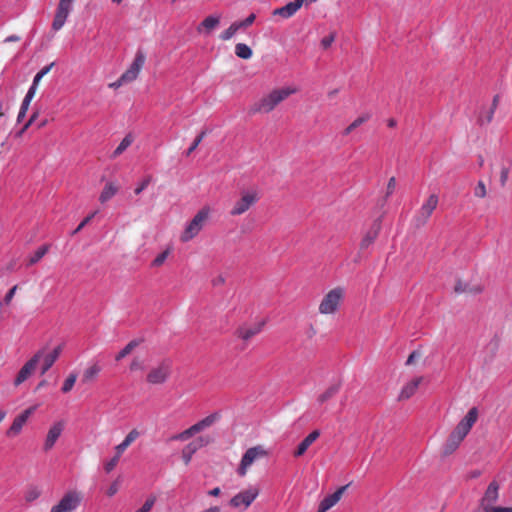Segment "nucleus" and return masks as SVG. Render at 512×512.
<instances>
[{"label": "nucleus", "instance_id": "1", "mask_svg": "<svg viewBox=\"0 0 512 512\" xmlns=\"http://www.w3.org/2000/svg\"><path fill=\"white\" fill-rule=\"evenodd\" d=\"M297 91L298 89L293 86L274 89L267 95L263 96L258 102H256L252 108V111L255 113H269L289 96L297 93Z\"/></svg>", "mask_w": 512, "mask_h": 512}, {"label": "nucleus", "instance_id": "2", "mask_svg": "<svg viewBox=\"0 0 512 512\" xmlns=\"http://www.w3.org/2000/svg\"><path fill=\"white\" fill-rule=\"evenodd\" d=\"M210 215V208L204 207L197 212L192 220L186 225L183 233L181 234V241L188 242L192 240L203 229L206 221Z\"/></svg>", "mask_w": 512, "mask_h": 512}, {"label": "nucleus", "instance_id": "3", "mask_svg": "<svg viewBox=\"0 0 512 512\" xmlns=\"http://www.w3.org/2000/svg\"><path fill=\"white\" fill-rule=\"evenodd\" d=\"M260 199L257 190H244L241 192V197L235 201L232 209L230 210L231 216H239L246 213L252 206H254Z\"/></svg>", "mask_w": 512, "mask_h": 512}, {"label": "nucleus", "instance_id": "4", "mask_svg": "<svg viewBox=\"0 0 512 512\" xmlns=\"http://www.w3.org/2000/svg\"><path fill=\"white\" fill-rule=\"evenodd\" d=\"M344 296L343 288L337 287L330 290L319 305L321 314H333L337 311Z\"/></svg>", "mask_w": 512, "mask_h": 512}, {"label": "nucleus", "instance_id": "5", "mask_svg": "<svg viewBox=\"0 0 512 512\" xmlns=\"http://www.w3.org/2000/svg\"><path fill=\"white\" fill-rule=\"evenodd\" d=\"M81 502V493L71 490L64 494L60 501L51 508L50 512H73L80 506Z\"/></svg>", "mask_w": 512, "mask_h": 512}, {"label": "nucleus", "instance_id": "6", "mask_svg": "<svg viewBox=\"0 0 512 512\" xmlns=\"http://www.w3.org/2000/svg\"><path fill=\"white\" fill-rule=\"evenodd\" d=\"M438 201V196L436 194H432L421 205L420 209L413 218V224L416 228H420L427 223L433 211L436 209Z\"/></svg>", "mask_w": 512, "mask_h": 512}, {"label": "nucleus", "instance_id": "7", "mask_svg": "<svg viewBox=\"0 0 512 512\" xmlns=\"http://www.w3.org/2000/svg\"><path fill=\"white\" fill-rule=\"evenodd\" d=\"M258 495L259 488L250 486L248 489L241 491L233 496L229 501V505L236 509L246 510L258 497Z\"/></svg>", "mask_w": 512, "mask_h": 512}, {"label": "nucleus", "instance_id": "8", "mask_svg": "<svg viewBox=\"0 0 512 512\" xmlns=\"http://www.w3.org/2000/svg\"><path fill=\"white\" fill-rule=\"evenodd\" d=\"M266 455L267 452L262 446H254L247 449L242 456L240 465L237 469L238 475L241 477L245 476L248 468L255 462V460L265 457Z\"/></svg>", "mask_w": 512, "mask_h": 512}, {"label": "nucleus", "instance_id": "9", "mask_svg": "<svg viewBox=\"0 0 512 512\" xmlns=\"http://www.w3.org/2000/svg\"><path fill=\"white\" fill-rule=\"evenodd\" d=\"M477 418L478 409L476 407H472L465 415V417L457 424V426L452 432L461 440H464V438L468 435L473 425L476 423Z\"/></svg>", "mask_w": 512, "mask_h": 512}, {"label": "nucleus", "instance_id": "10", "mask_svg": "<svg viewBox=\"0 0 512 512\" xmlns=\"http://www.w3.org/2000/svg\"><path fill=\"white\" fill-rule=\"evenodd\" d=\"M477 418L478 409L476 407H472L465 415V417L457 424V426L452 432L461 440H464V438L468 435L473 425L476 423Z\"/></svg>", "mask_w": 512, "mask_h": 512}, {"label": "nucleus", "instance_id": "11", "mask_svg": "<svg viewBox=\"0 0 512 512\" xmlns=\"http://www.w3.org/2000/svg\"><path fill=\"white\" fill-rule=\"evenodd\" d=\"M146 61V55L143 50L138 49L135 53V57L129 68L122 74V80H127L129 83L136 80L139 76L140 71L144 67Z\"/></svg>", "mask_w": 512, "mask_h": 512}, {"label": "nucleus", "instance_id": "12", "mask_svg": "<svg viewBox=\"0 0 512 512\" xmlns=\"http://www.w3.org/2000/svg\"><path fill=\"white\" fill-rule=\"evenodd\" d=\"M74 1L75 0H60L59 1L58 7H57V10H56L53 22H52V28L54 31H58L64 26L69 14L72 11Z\"/></svg>", "mask_w": 512, "mask_h": 512}, {"label": "nucleus", "instance_id": "13", "mask_svg": "<svg viewBox=\"0 0 512 512\" xmlns=\"http://www.w3.org/2000/svg\"><path fill=\"white\" fill-rule=\"evenodd\" d=\"M43 356V351H37L33 357H31L24 365L23 367L20 369V371L18 372L15 380H14V385L15 386H19L20 384H22L24 381H26L30 376L31 374L33 373V371L35 370L38 362L40 361L41 357Z\"/></svg>", "mask_w": 512, "mask_h": 512}, {"label": "nucleus", "instance_id": "14", "mask_svg": "<svg viewBox=\"0 0 512 512\" xmlns=\"http://www.w3.org/2000/svg\"><path fill=\"white\" fill-rule=\"evenodd\" d=\"M35 410L36 406H33L25 409L18 416H16L11 426L6 431V436L11 438L20 434L23 429V426L25 425V423L27 422L29 417L34 413Z\"/></svg>", "mask_w": 512, "mask_h": 512}, {"label": "nucleus", "instance_id": "15", "mask_svg": "<svg viewBox=\"0 0 512 512\" xmlns=\"http://www.w3.org/2000/svg\"><path fill=\"white\" fill-rule=\"evenodd\" d=\"M170 374V364L162 362L156 368H153L147 375V381L151 384L164 383Z\"/></svg>", "mask_w": 512, "mask_h": 512}, {"label": "nucleus", "instance_id": "16", "mask_svg": "<svg viewBox=\"0 0 512 512\" xmlns=\"http://www.w3.org/2000/svg\"><path fill=\"white\" fill-rule=\"evenodd\" d=\"M220 21V14L209 15L197 26L196 30L201 35L209 36L219 26Z\"/></svg>", "mask_w": 512, "mask_h": 512}, {"label": "nucleus", "instance_id": "17", "mask_svg": "<svg viewBox=\"0 0 512 512\" xmlns=\"http://www.w3.org/2000/svg\"><path fill=\"white\" fill-rule=\"evenodd\" d=\"M39 351H43V356L41 357L40 360H42L41 375H44L59 358L62 352V345H58L48 353L45 352V348H42Z\"/></svg>", "mask_w": 512, "mask_h": 512}, {"label": "nucleus", "instance_id": "18", "mask_svg": "<svg viewBox=\"0 0 512 512\" xmlns=\"http://www.w3.org/2000/svg\"><path fill=\"white\" fill-rule=\"evenodd\" d=\"M348 485L341 486L334 493L324 497L319 503L318 512H327L341 499L343 493L346 491Z\"/></svg>", "mask_w": 512, "mask_h": 512}, {"label": "nucleus", "instance_id": "19", "mask_svg": "<svg viewBox=\"0 0 512 512\" xmlns=\"http://www.w3.org/2000/svg\"><path fill=\"white\" fill-rule=\"evenodd\" d=\"M381 230V220L376 219L369 230L364 234L361 242H360V249L366 250L368 249L376 240V238L379 235V232Z\"/></svg>", "mask_w": 512, "mask_h": 512}, {"label": "nucleus", "instance_id": "20", "mask_svg": "<svg viewBox=\"0 0 512 512\" xmlns=\"http://www.w3.org/2000/svg\"><path fill=\"white\" fill-rule=\"evenodd\" d=\"M207 444L208 441L203 437H198L191 443L187 444L182 450V459L184 463L188 465L191 462V459L193 455L197 452V450L206 446Z\"/></svg>", "mask_w": 512, "mask_h": 512}, {"label": "nucleus", "instance_id": "21", "mask_svg": "<svg viewBox=\"0 0 512 512\" xmlns=\"http://www.w3.org/2000/svg\"><path fill=\"white\" fill-rule=\"evenodd\" d=\"M499 484L496 481H492L486 491L484 496L481 499V508L484 509L490 505H493L499 496Z\"/></svg>", "mask_w": 512, "mask_h": 512}, {"label": "nucleus", "instance_id": "22", "mask_svg": "<svg viewBox=\"0 0 512 512\" xmlns=\"http://www.w3.org/2000/svg\"><path fill=\"white\" fill-rule=\"evenodd\" d=\"M63 431V424L61 422L54 423L46 436L45 443H44V450L49 451L53 448L55 445L57 439L60 437Z\"/></svg>", "mask_w": 512, "mask_h": 512}, {"label": "nucleus", "instance_id": "23", "mask_svg": "<svg viewBox=\"0 0 512 512\" xmlns=\"http://www.w3.org/2000/svg\"><path fill=\"white\" fill-rule=\"evenodd\" d=\"M301 7L298 4V1L293 0L286 5L276 8L273 10L272 14L274 16H280L284 19H288L292 17Z\"/></svg>", "mask_w": 512, "mask_h": 512}, {"label": "nucleus", "instance_id": "24", "mask_svg": "<svg viewBox=\"0 0 512 512\" xmlns=\"http://www.w3.org/2000/svg\"><path fill=\"white\" fill-rule=\"evenodd\" d=\"M319 436L320 432L318 430H314L308 434L297 446V449L294 451V456H302L307 451V449L318 439Z\"/></svg>", "mask_w": 512, "mask_h": 512}, {"label": "nucleus", "instance_id": "25", "mask_svg": "<svg viewBox=\"0 0 512 512\" xmlns=\"http://www.w3.org/2000/svg\"><path fill=\"white\" fill-rule=\"evenodd\" d=\"M422 377H416L412 379L410 382L406 383L400 391L398 396L399 400H407L412 397L417 391L420 383L422 382Z\"/></svg>", "mask_w": 512, "mask_h": 512}, {"label": "nucleus", "instance_id": "26", "mask_svg": "<svg viewBox=\"0 0 512 512\" xmlns=\"http://www.w3.org/2000/svg\"><path fill=\"white\" fill-rule=\"evenodd\" d=\"M220 418H221L220 413L214 412V413L206 416L205 418L201 419L197 423L193 424L192 426L197 434V433L202 432L203 430L211 427L212 425H214L217 421L220 420Z\"/></svg>", "mask_w": 512, "mask_h": 512}, {"label": "nucleus", "instance_id": "27", "mask_svg": "<svg viewBox=\"0 0 512 512\" xmlns=\"http://www.w3.org/2000/svg\"><path fill=\"white\" fill-rule=\"evenodd\" d=\"M140 436L137 429H132L124 438V440L115 447V453L121 456L124 451Z\"/></svg>", "mask_w": 512, "mask_h": 512}, {"label": "nucleus", "instance_id": "28", "mask_svg": "<svg viewBox=\"0 0 512 512\" xmlns=\"http://www.w3.org/2000/svg\"><path fill=\"white\" fill-rule=\"evenodd\" d=\"M118 192V186L113 182L105 184L103 190L100 193L99 201L104 204L112 199Z\"/></svg>", "mask_w": 512, "mask_h": 512}, {"label": "nucleus", "instance_id": "29", "mask_svg": "<svg viewBox=\"0 0 512 512\" xmlns=\"http://www.w3.org/2000/svg\"><path fill=\"white\" fill-rule=\"evenodd\" d=\"M462 441L463 440L451 432L443 446V454L446 456L452 454L459 447Z\"/></svg>", "mask_w": 512, "mask_h": 512}, {"label": "nucleus", "instance_id": "30", "mask_svg": "<svg viewBox=\"0 0 512 512\" xmlns=\"http://www.w3.org/2000/svg\"><path fill=\"white\" fill-rule=\"evenodd\" d=\"M498 100H499V96L498 95L494 96L490 108L486 112H482L480 114L479 122L482 125L483 124H488V123H490L492 121L494 113H495V110H496L497 105H498Z\"/></svg>", "mask_w": 512, "mask_h": 512}, {"label": "nucleus", "instance_id": "31", "mask_svg": "<svg viewBox=\"0 0 512 512\" xmlns=\"http://www.w3.org/2000/svg\"><path fill=\"white\" fill-rule=\"evenodd\" d=\"M340 391V384L334 383L330 385L319 397L318 402L323 404L327 402L329 399L334 397Z\"/></svg>", "mask_w": 512, "mask_h": 512}, {"label": "nucleus", "instance_id": "32", "mask_svg": "<svg viewBox=\"0 0 512 512\" xmlns=\"http://www.w3.org/2000/svg\"><path fill=\"white\" fill-rule=\"evenodd\" d=\"M261 330V327L253 326V327H242L238 331V335L241 339L244 341H248L252 337H254L256 334H258Z\"/></svg>", "mask_w": 512, "mask_h": 512}, {"label": "nucleus", "instance_id": "33", "mask_svg": "<svg viewBox=\"0 0 512 512\" xmlns=\"http://www.w3.org/2000/svg\"><path fill=\"white\" fill-rule=\"evenodd\" d=\"M49 248H50V246L47 245V244L40 246L34 252V254L29 257L28 265L32 266V265L38 263L46 255V253L49 251Z\"/></svg>", "mask_w": 512, "mask_h": 512}, {"label": "nucleus", "instance_id": "34", "mask_svg": "<svg viewBox=\"0 0 512 512\" xmlns=\"http://www.w3.org/2000/svg\"><path fill=\"white\" fill-rule=\"evenodd\" d=\"M133 136L131 134L126 135L120 144L117 146V148L114 150L112 157L116 158L119 155H121L132 143H133Z\"/></svg>", "mask_w": 512, "mask_h": 512}, {"label": "nucleus", "instance_id": "35", "mask_svg": "<svg viewBox=\"0 0 512 512\" xmlns=\"http://www.w3.org/2000/svg\"><path fill=\"white\" fill-rule=\"evenodd\" d=\"M235 54L241 59H250L252 57V49L244 43H238L235 46Z\"/></svg>", "mask_w": 512, "mask_h": 512}, {"label": "nucleus", "instance_id": "36", "mask_svg": "<svg viewBox=\"0 0 512 512\" xmlns=\"http://www.w3.org/2000/svg\"><path fill=\"white\" fill-rule=\"evenodd\" d=\"M141 343V340L134 339L130 341L115 357L116 361H120L123 358H125L127 355H129L133 349H135L139 344Z\"/></svg>", "mask_w": 512, "mask_h": 512}, {"label": "nucleus", "instance_id": "37", "mask_svg": "<svg viewBox=\"0 0 512 512\" xmlns=\"http://www.w3.org/2000/svg\"><path fill=\"white\" fill-rule=\"evenodd\" d=\"M101 367L98 364H93L90 367H88L83 374L82 381L83 382H90L93 379L97 377V375L100 373Z\"/></svg>", "mask_w": 512, "mask_h": 512}, {"label": "nucleus", "instance_id": "38", "mask_svg": "<svg viewBox=\"0 0 512 512\" xmlns=\"http://www.w3.org/2000/svg\"><path fill=\"white\" fill-rule=\"evenodd\" d=\"M240 26L237 21L233 22L226 30L220 34V39L223 41L230 40L239 30Z\"/></svg>", "mask_w": 512, "mask_h": 512}, {"label": "nucleus", "instance_id": "39", "mask_svg": "<svg viewBox=\"0 0 512 512\" xmlns=\"http://www.w3.org/2000/svg\"><path fill=\"white\" fill-rule=\"evenodd\" d=\"M41 495V490L37 486H29L26 491L24 498L27 502H33L38 499Z\"/></svg>", "mask_w": 512, "mask_h": 512}, {"label": "nucleus", "instance_id": "40", "mask_svg": "<svg viewBox=\"0 0 512 512\" xmlns=\"http://www.w3.org/2000/svg\"><path fill=\"white\" fill-rule=\"evenodd\" d=\"M77 380V374L76 373H70L69 376L65 379L62 387H61V391L63 393H68L70 392L74 385H75V382Z\"/></svg>", "mask_w": 512, "mask_h": 512}, {"label": "nucleus", "instance_id": "41", "mask_svg": "<svg viewBox=\"0 0 512 512\" xmlns=\"http://www.w3.org/2000/svg\"><path fill=\"white\" fill-rule=\"evenodd\" d=\"M196 434L193 426H190L186 430L174 435L171 439L176 441H186Z\"/></svg>", "mask_w": 512, "mask_h": 512}, {"label": "nucleus", "instance_id": "42", "mask_svg": "<svg viewBox=\"0 0 512 512\" xmlns=\"http://www.w3.org/2000/svg\"><path fill=\"white\" fill-rule=\"evenodd\" d=\"M474 196L480 199H483L487 196L486 185L482 180H479L474 187Z\"/></svg>", "mask_w": 512, "mask_h": 512}, {"label": "nucleus", "instance_id": "43", "mask_svg": "<svg viewBox=\"0 0 512 512\" xmlns=\"http://www.w3.org/2000/svg\"><path fill=\"white\" fill-rule=\"evenodd\" d=\"M171 253V248H166L162 253H160L153 261L152 266L159 267L161 266L166 259L168 258L169 254Z\"/></svg>", "mask_w": 512, "mask_h": 512}, {"label": "nucleus", "instance_id": "44", "mask_svg": "<svg viewBox=\"0 0 512 512\" xmlns=\"http://www.w3.org/2000/svg\"><path fill=\"white\" fill-rule=\"evenodd\" d=\"M207 131H202L192 142L190 147L186 151V156H189L192 152L196 150V148L200 145L204 137L206 136Z\"/></svg>", "mask_w": 512, "mask_h": 512}, {"label": "nucleus", "instance_id": "45", "mask_svg": "<svg viewBox=\"0 0 512 512\" xmlns=\"http://www.w3.org/2000/svg\"><path fill=\"white\" fill-rule=\"evenodd\" d=\"M155 502H156V497L155 496H149L146 499L145 503L142 505V507L139 508L138 510H136L135 512H150V510L154 506Z\"/></svg>", "mask_w": 512, "mask_h": 512}, {"label": "nucleus", "instance_id": "46", "mask_svg": "<svg viewBox=\"0 0 512 512\" xmlns=\"http://www.w3.org/2000/svg\"><path fill=\"white\" fill-rule=\"evenodd\" d=\"M98 213V211H94L92 212L90 215H88L87 217H85L81 222L80 224L77 226V228L72 232V235H75L77 233H79L94 217L95 215Z\"/></svg>", "mask_w": 512, "mask_h": 512}, {"label": "nucleus", "instance_id": "47", "mask_svg": "<svg viewBox=\"0 0 512 512\" xmlns=\"http://www.w3.org/2000/svg\"><path fill=\"white\" fill-rule=\"evenodd\" d=\"M151 176H148V177H145L138 185L137 187L135 188L134 190V193L136 195H139L141 194L147 187L148 185L150 184L151 182Z\"/></svg>", "mask_w": 512, "mask_h": 512}, {"label": "nucleus", "instance_id": "48", "mask_svg": "<svg viewBox=\"0 0 512 512\" xmlns=\"http://www.w3.org/2000/svg\"><path fill=\"white\" fill-rule=\"evenodd\" d=\"M121 456H118L117 453H115V456L111 458L108 462H106L104 468L107 473H110L118 464L119 459Z\"/></svg>", "mask_w": 512, "mask_h": 512}, {"label": "nucleus", "instance_id": "49", "mask_svg": "<svg viewBox=\"0 0 512 512\" xmlns=\"http://www.w3.org/2000/svg\"><path fill=\"white\" fill-rule=\"evenodd\" d=\"M256 19V15L254 13H251L249 16H247L244 20L242 21H237L240 28H247L249 26H251L254 21Z\"/></svg>", "mask_w": 512, "mask_h": 512}, {"label": "nucleus", "instance_id": "50", "mask_svg": "<svg viewBox=\"0 0 512 512\" xmlns=\"http://www.w3.org/2000/svg\"><path fill=\"white\" fill-rule=\"evenodd\" d=\"M395 187H396V179H395V177H391L387 183L386 197H389L394 193Z\"/></svg>", "mask_w": 512, "mask_h": 512}, {"label": "nucleus", "instance_id": "51", "mask_svg": "<svg viewBox=\"0 0 512 512\" xmlns=\"http://www.w3.org/2000/svg\"><path fill=\"white\" fill-rule=\"evenodd\" d=\"M370 118H371L370 113H364V114L360 115L359 117H357L353 122L357 127H359L362 124H364L365 122H367Z\"/></svg>", "mask_w": 512, "mask_h": 512}, {"label": "nucleus", "instance_id": "52", "mask_svg": "<svg viewBox=\"0 0 512 512\" xmlns=\"http://www.w3.org/2000/svg\"><path fill=\"white\" fill-rule=\"evenodd\" d=\"M483 510L484 512H512L511 508L494 507L493 505H490Z\"/></svg>", "mask_w": 512, "mask_h": 512}, {"label": "nucleus", "instance_id": "53", "mask_svg": "<svg viewBox=\"0 0 512 512\" xmlns=\"http://www.w3.org/2000/svg\"><path fill=\"white\" fill-rule=\"evenodd\" d=\"M509 174V168L508 167H502L500 172V184L501 186H505Z\"/></svg>", "mask_w": 512, "mask_h": 512}, {"label": "nucleus", "instance_id": "54", "mask_svg": "<svg viewBox=\"0 0 512 512\" xmlns=\"http://www.w3.org/2000/svg\"><path fill=\"white\" fill-rule=\"evenodd\" d=\"M334 40H335V36L333 34H331L329 36L324 37L321 40V45L323 46V48L327 49L331 46V44L334 42Z\"/></svg>", "mask_w": 512, "mask_h": 512}, {"label": "nucleus", "instance_id": "55", "mask_svg": "<svg viewBox=\"0 0 512 512\" xmlns=\"http://www.w3.org/2000/svg\"><path fill=\"white\" fill-rule=\"evenodd\" d=\"M16 290H17V286L15 285L6 293V295L4 297V303L6 305H8L12 301Z\"/></svg>", "mask_w": 512, "mask_h": 512}, {"label": "nucleus", "instance_id": "56", "mask_svg": "<svg viewBox=\"0 0 512 512\" xmlns=\"http://www.w3.org/2000/svg\"><path fill=\"white\" fill-rule=\"evenodd\" d=\"M37 115L38 113L37 112H34L30 119L28 120V122L23 126V128L19 131V135H22L31 125L32 123L36 120L37 118Z\"/></svg>", "mask_w": 512, "mask_h": 512}, {"label": "nucleus", "instance_id": "57", "mask_svg": "<svg viewBox=\"0 0 512 512\" xmlns=\"http://www.w3.org/2000/svg\"><path fill=\"white\" fill-rule=\"evenodd\" d=\"M129 83L127 80H122V75L119 77V79H117L115 82H112L109 84V87L112 88V89H118L119 87H121L122 85L124 84H127Z\"/></svg>", "mask_w": 512, "mask_h": 512}, {"label": "nucleus", "instance_id": "58", "mask_svg": "<svg viewBox=\"0 0 512 512\" xmlns=\"http://www.w3.org/2000/svg\"><path fill=\"white\" fill-rule=\"evenodd\" d=\"M54 66V62H52L51 64L43 67L37 74L40 75L42 78L49 73V71L51 70V68Z\"/></svg>", "mask_w": 512, "mask_h": 512}, {"label": "nucleus", "instance_id": "59", "mask_svg": "<svg viewBox=\"0 0 512 512\" xmlns=\"http://www.w3.org/2000/svg\"><path fill=\"white\" fill-rule=\"evenodd\" d=\"M225 282V278L223 275H218L217 277H215L213 280H212V284L214 286H220L222 284H224Z\"/></svg>", "mask_w": 512, "mask_h": 512}, {"label": "nucleus", "instance_id": "60", "mask_svg": "<svg viewBox=\"0 0 512 512\" xmlns=\"http://www.w3.org/2000/svg\"><path fill=\"white\" fill-rule=\"evenodd\" d=\"M118 491V485L117 483H113L107 490V494L108 496H113L117 493Z\"/></svg>", "mask_w": 512, "mask_h": 512}, {"label": "nucleus", "instance_id": "61", "mask_svg": "<svg viewBox=\"0 0 512 512\" xmlns=\"http://www.w3.org/2000/svg\"><path fill=\"white\" fill-rule=\"evenodd\" d=\"M357 126L352 122L343 132V135L347 136L349 135L354 129H356Z\"/></svg>", "mask_w": 512, "mask_h": 512}, {"label": "nucleus", "instance_id": "62", "mask_svg": "<svg viewBox=\"0 0 512 512\" xmlns=\"http://www.w3.org/2000/svg\"><path fill=\"white\" fill-rule=\"evenodd\" d=\"M357 126L352 122L343 132V135L347 136L349 135L354 129H356Z\"/></svg>", "mask_w": 512, "mask_h": 512}, {"label": "nucleus", "instance_id": "63", "mask_svg": "<svg viewBox=\"0 0 512 512\" xmlns=\"http://www.w3.org/2000/svg\"><path fill=\"white\" fill-rule=\"evenodd\" d=\"M19 40H20V37H19V36H17V35H10V36H8V37L4 40V42H5V43H9V42H17V41H19Z\"/></svg>", "mask_w": 512, "mask_h": 512}, {"label": "nucleus", "instance_id": "64", "mask_svg": "<svg viewBox=\"0 0 512 512\" xmlns=\"http://www.w3.org/2000/svg\"><path fill=\"white\" fill-rule=\"evenodd\" d=\"M220 493H221V490H220V488H219V487H215V488L211 489V490L208 492V494H209L210 496H214V497L219 496V495H220Z\"/></svg>", "mask_w": 512, "mask_h": 512}]
</instances>
